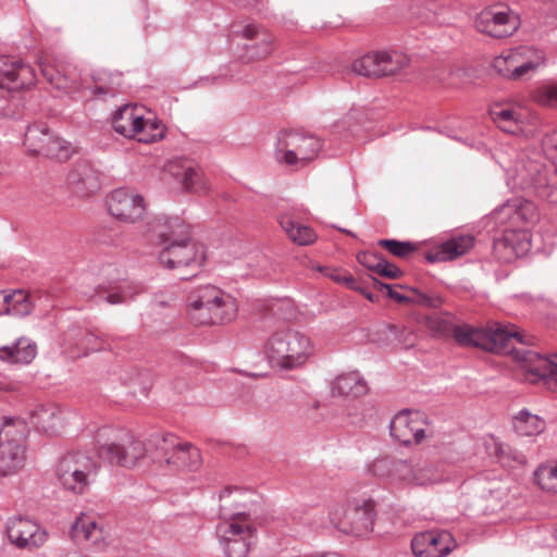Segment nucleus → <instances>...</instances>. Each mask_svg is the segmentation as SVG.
Instances as JSON below:
<instances>
[{
	"instance_id": "f257e3e1",
	"label": "nucleus",
	"mask_w": 557,
	"mask_h": 557,
	"mask_svg": "<svg viewBox=\"0 0 557 557\" xmlns=\"http://www.w3.org/2000/svg\"><path fill=\"white\" fill-rule=\"evenodd\" d=\"M370 472L391 485L429 486L450 480L451 473L445 463L411 462L404 459L381 457L370 465Z\"/></svg>"
},
{
	"instance_id": "f03ea898",
	"label": "nucleus",
	"mask_w": 557,
	"mask_h": 557,
	"mask_svg": "<svg viewBox=\"0 0 557 557\" xmlns=\"http://www.w3.org/2000/svg\"><path fill=\"white\" fill-rule=\"evenodd\" d=\"M264 357L273 368L292 371L302 368L314 355V345L306 334L283 329L273 332L264 342Z\"/></svg>"
},
{
	"instance_id": "7ed1b4c3",
	"label": "nucleus",
	"mask_w": 557,
	"mask_h": 557,
	"mask_svg": "<svg viewBox=\"0 0 557 557\" xmlns=\"http://www.w3.org/2000/svg\"><path fill=\"white\" fill-rule=\"evenodd\" d=\"M187 313L198 325L222 324L233 321L238 311L236 299L214 285H203L190 292Z\"/></svg>"
},
{
	"instance_id": "20e7f679",
	"label": "nucleus",
	"mask_w": 557,
	"mask_h": 557,
	"mask_svg": "<svg viewBox=\"0 0 557 557\" xmlns=\"http://www.w3.org/2000/svg\"><path fill=\"white\" fill-rule=\"evenodd\" d=\"M98 456L111 465L132 468L146 457L143 442L128 432L112 426H103L96 434Z\"/></svg>"
},
{
	"instance_id": "39448f33",
	"label": "nucleus",
	"mask_w": 557,
	"mask_h": 557,
	"mask_svg": "<svg viewBox=\"0 0 557 557\" xmlns=\"http://www.w3.org/2000/svg\"><path fill=\"white\" fill-rule=\"evenodd\" d=\"M26 423L16 418H0V478L17 474L26 459Z\"/></svg>"
},
{
	"instance_id": "423d86ee",
	"label": "nucleus",
	"mask_w": 557,
	"mask_h": 557,
	"mask_svg": "<svg viewBox=\"0 0 557 557\" xmlns=\"http://www.w3.org/2000/svg\"><path fill=\"white\" fill-rule=\"evenodd\" d=\"M455 339L465 346H473L487 351L502 352L511 339L525 343L524 335L512 324L491 323L486 329H476L469 325L457 326L454 331Z\"/></svg>"
},
{
	"instance_id": "0eeeda50",
	"label": "nucleus",
	"mask_w": 557,
	"mask_h": 557,
	"mask_svg": "<svg viewBox=\"0 0 557 557\" xmlns=\"http://www.w3.org/2000/svg\"><path fill=\"white\" fill-rule=\"evenodd\" d=\"M322 149L320 138L295 131H281L277 134L274 158L278 164L305 168L312 162Z\"/></svg>"
},
{
	"instance_id": "6e6552de",
	"label": "nucleus",
	"mask_w": 557,
	"mask_h": 557,
	"mask_svg": "<svg viewBox=\"0 0 557 557\" xmlns=\"http://www.w3.org/2000/svg\"><path fill=\"white\" fill-rule=\"evenodd\" d=\"M151 442L156 446L152 461L168 471H195L201 465L200 450L173 434L154 435Z\"/></svg>"
},
{
	"instance_id": "1a4fd4ad",
	"label": "nucleus",
	"mask_w": 557,
	"mask_h": 557,
	"mask_svg": "<svg viewBox=\"0 0 557 557\" xmlns=\"http://www.w3.org/2000/svg\"><path fill=\"white\" fill-rule=\"evenodd\" d=\"M99 469V463L88 454L72 451L59 460L57 476L65 490L82 495L95 483Z\"/></svg>"
},
{
	"instance_id": "9d476101",
	"label": "nucleus",
	"mask_w": 557,
	"mask_h": 557,
	"mask_svg": "<svg viewBox=\"0 0 557 557\" xmlns=\"http://www.w3.org/2000/svg\"><path fill=\"white\" fill-rule=\"evenodd\" d=\"M515 181L521 189L557 205V166L547 168L536 160L521 158L516 166Z\"/></svg>"
},
{
	"instance_id": "9b49d317",
	"label": "nucleus",
	"mask_w": 557,
	"mask_h": 557,
	"mask_svg": "<svg viewBox=\"0 0 557 557\" xmlns=\"http://www.w3.org/2000/svg\"><path fill=\"white\" fill-rule=\"evenodd\" d=\"M216 535L227 557H247L256 541V528L248 512L235 511L216 527Z\"/></svg>"
},
{
	"instance_id": "f8f14e48",
	"label": "nucleus",
	"mask_w": 557,
	"mask_h": 557,
	"mask_svg": "<svg viewBox=\"0 0 557 557\" xmlns=\"http://www.w3.org/2000/svg\"><path fill=\"white\" fill-rule=\"evenodd\" d=\"M144 107L125 104L119 108L112 116V127L125 137L136 138L149 144L163 137V126L158 122L144 117Z\"/></svg>"
},
{
	"instance_id": "ddd939ff",
	"label": "nucleus",
	"mask_w": 557,
	"mask_h": 557,
	"mask_svg": "<svg viewBox=\"0 0 557 557\" xmlns=\"http://www.w3.org/2000/svg\"><path fill=\"white\" fill-rule=\"evenodd\" d=\"M37 79L33 66L14 58L0 57V119L13 114L11 109V92L29 88Z\"/></svg>"
},
{
	"instance_id": "4468645a",
	"label": "nucleus",
	"mask_w": 557,
	"mask_h": 557,
	"mask_svg": "<svg viewBox=\"0 0 557 557\" xmlns=\"http://www.w3.org/2000/svg\"><path fill=\"white\" fill-rule=\"evenodd\" d=\"M409 65V58L398 51H374L355 60L354 73L366 77L395 75Z\"/></svg>"
},
{
	"instance_id": "2eb2a0df",
	"label": "nucleus",
	"mask_w": 557,
	"mask_h": 557,
	"mask_svg": "<svg viewBox=\"0 0 557 557\" xmlns=\"http://www.w3.org/2000/svg\"><path fill=\"white\" fill-rule=\"evenodd\" d=\"M5 533L13 546L29 552L42 547L49 539L46 528L23 516L8 518Z\"/></svg>"
},
{
	"instance_id": "dca6fc26",
	"label": "nucleus",
	"mask_w": 557,
	"mask_h": 557,
	"mask_svg": "<svg viewBox=\"0 0 557 557\" xmlns=\"http://www.w3.org/2000/svg\"><path fill=\"white\" fill-rule=\"evenodd\" d=\"M475 28L495 38L511 36L520 26L519 16L503 4L482 10L474 20Z\"/></svg>"
},
{
	"instance_id": "f3484780",
	"label": "nucleus",
	"mask_w": 557,
	"mask_h": 557,
	"mask_svg": "<svg viewBox=\"0 0 557 557\" xmlns=\"http://www.w3.org/2000/svg\"><path fill=\"white\" fill-rule=\"evenodd\" d=\"M374 517V502L371 499L350 502L343 518H336L335 513H332V520L342 532L357 537L372 532Z\"/></svg>"
},
{
	"instance_id": "a211bd4d",
	"label": "nucleus",
	"mask_w": 557,
	"mask_h": 557,
	"mask_svg": "<svg viewBox=\"0 0 557 557\" xmlns=\"http://www.w3.org/2000/svg\"><path fill=\"white\" fill-rule=\"evenodd\" d=\"M159 263L169 270L184 267H200L205 260L202 246L193 242L191 237L182 243L169 244L158 252Z\"/></svg>"
},
{
	"instance_id": "6ab92c4d",
	"label": "nucleus",
	"mask_w": 557,
	"mask_h": 557,
	"mask_svg": "<svg viewBox=\"0 0 557 557\" xmlns=\"http://www.w3.org/2000/svg\"><path fill=\"white\" fill-rule=\"evenodd\" d=\"M148 239L151 244L164 247L191 237L190 227L180 216H157L148 223Z\"/></svg>"
},
{
	"instance_id": "aec40b11",
	"label": "nucleus",
	"mask_w": 557,
	"mask_h": 557,
	"mask_svg": "<svg viewBox=\"0 0 557 557\" xmlns=\"http://www.w3.org/2000/svg\"><path fill=\"white\" fill-rule=\"evenodd\" d=\"M107 205L109 212L125 223L139 221L146 212L144 197L125 188L113 190L107 199Z\"/></svg>"
},
{
	"instance_id": "412c9836",
	"label": "nucleus",
	"mask_w": 557,
	"mask_h": 557,
	"mask_svg": "<svg viewBox=\"0 0 557 557\" xmlns=\"http://www.w3.org/2000/svg\"><path fill=\"white\" fill-rule=\"evenodd\" d=\"M495 221L504 228H525L537 220L536 206L524 199L510 200L493 213Z\"/></svg>"
},
{
	"instance_id": "4be33fe9",
	"label": "nucleus",
	"mask_w": 557,
	"mask_h": 557,
	"mask_svg": "<svg viewBox=\"0 0 557 557\" xmlns=\"http://www.w3.org/2000/svg\"><path fill=\"white\" fill-rule=\"evenodd\" d=\"M389 433L405 446L419 444L425 437L424 421L418 411H400L392 419Z\"/></svg>"
},
{
	"instance_id": "5701e85b",
	"label": "nucleus",
	"mask_w": 557,
	"mask_h": 557,
	"mask_svg": "<svg viewBox=\"0 0 557 557\" xmlns=\"http://www.w3.org/2000/svg\"><path fill=\"white\" fill-rule=\"evenodd\" d=\"M530 248V234L525 228H503V236L494 242V251L504 262L524 256Z\"/></svg>"
},
{
	"instance_id": "b1692460",
	"label": "nucleus",
	"mask_w": 557,
	"mask_h": 557,
	"mask_svg": "<svg viewBox=\"0 0 557 557\" xmlns=\"http://www.w3.org/2000/svg\"><path fill=\"white\" fill-rule=\"evenodd\" d=\"M455 541L448 532L426 531L414 535L411 549L416 557H444L454 548Z\"/></svg>"
},
{
	"instance_id": "393cba45",
	"label": "nucleus",
	"mask_w": 557,
	"mask_h": 557,
	"mask_svg": "<svg viewBox=\"0 0 557 557\" xmlns=\"http://www.w3.org/2000/svg\"><path fill=\"white\" fill-rule=\"evenodd\" d=\"M522 360L525 370L546 381V384L557 394V357L555 360L544 357L535 351L524 352Z\"/></svg>"
},
{
	"instance_id": "a878e982",
	"label": "nucleus",
	"mask_w": 557,
	"mask_h": 557,
	"mask_svg": "<svg viewBox=\"0 0 557 557\" xmlns=\"http://www.w3.org/2000/svg\"><path fill=\"white\" fill-rule=\"evenodd\" d=\"M511 52L516 62V77L519 79L530 77L546 64L545 53L534 47L521 46L511 49Z\"/></svg>"
},
{
	"instance_id": "bb28decb",
	"label": "nucleus",
	"mask_w": 557,
	"mask_h": 557,
	"mask_svg": "<svg viewBox=\"0 0 557 557\" xmlns=\"http://www.w3.org/2000/svg\"><path fill=\"white\" fill-rule=\"evenodd\" d=\"M474 245V237L471 235L454 236L426 255L430 262H444L454 260L467 253Z\"/></svg>"
},
{
	"instance_id": "cd10ccee",
	"label": "nucleus",
	"mask_w": 557,
	"mask_h": 557,
	"mask_svg": "<svg viewBox=\"0 0 557 557\" xmlns=\"http://www.w3.org/2000/svg\"><path fill=\"white\" fill-rule=\"evenodd\" d=\"M242 36L249 40H256L255 44L246 46L248 60H260L271 54L273 50V37L265 29L255 24H248L243 27Z\"/></svg>"
},
{
	"instance_id": "c85d7f7f",
	"label": "nucleus",
	"mask_w": 557,
	"mask_h": 557,
	"mask_svg": "<svg viewBox=\"0 0 557 557\" xmlns=\"http://www.w3.org/2000/svg\"><path fill=\"white\" fill-rule=\"evenodd\" d=\"M67 184L74 193L87 196L100 188L97 172L86 162H79L67 174Z\"/></svg>"
},
{
	"instance_id": "c756f323",
	"label": "nucleus",
	"mask_w": 557,
	"mask_h": 557,
	"mask_svg": "<svg viewBox=\"0 0 557 557\" xmlns=\"http://www.w3.org/2000/svg\"><path fill=\"white\" fill-rule=\"evenodd\" d=\"M30 423L45 433L54 434L63 424V411L55 405H40L29 416Z\"/></svg>"
},
{
	"instance_id": "7c9ffc66",
	"label": "nucleus",
	"mask_w": 557,
	"mask_h": 557,
	"mask_svg": "<svg viewBox=\"0 0 557 557\" xmlns=\"http://www.w3.org/2000/svg\"><path fill=\"white\" fill-rule=\"evenodd\" d=\"M34 304L30 295L23 289L11 293L0 290V313L23 318L32 312Z\"/></svg>"
},
{
	"instance_id": "2f4dec72",
	"label": "nucleus",
	"mask_w": 557,
	"mask_h": 557,
	"mask_svg": "<svg viewBox=\"0 0 557 557\" xmlns=\"http://www.w3.org/2000/svg\"><path fill=\"white\" fill-rule=\"evenodd\" d=\"M368 385L357 371L341 374L331 384L333 396L359 397L367 393Z\"/></svg>"
},
{
	"instance_id": "473e14b6",
	"label": "nucleus",
	"mask_w": 557,
	"mask_h": 557,
	"mask_svg": "<svg viewBox=\"0 0 557 557\" xmlns=\"http://www.w3.org/2000/svg\"><path fill=\"white\" fill-rule=\"evenodd\" d=\"M53 134L45 123H34L25 132L24 145L29 153L45 157Z\"/></svg>"
},
{
	"instance_id": "72a5a7b5",
	"label": "nucleus",
	"mask_w": 557,
	"mask_h": 557,
	"mask_svg": "<svg viewBox=\"0 0 557 557\" xmlns=\"http://www.w3.org/2000/svg\"><path fill=\"white\" fill-rule=\"evenodd\" d=\"M36 356V345L27 338H20L12 345L0 348V360L11 363H29Z\"/></svg>"
},
{
	"instance_id": "f704fd0d",
	"label": "nucleus",
	"mask_w": 557,
	"mask_h": 557,
	"mask_svg": "<svg viewBox=\"0 0 557 557\" xmlns=\"http://www.w3.org/2000/svg\"><path fill=\"white\" fill-rule=\"evenodd\" d=\"M72 539L78 543H98L102 539V530L92 517L82 513L71 527Z\"/></svg>"
},
{
	"instance_id": "c9c22d12",
	"label": "nucleus",
	"mask_w": 557,
	"mask_h": 557,
	"mask_svg": "<svg viewBox=\"0 0 557 557\" xmlns=\"http://www.w3.org/2000/svg\"><path fill=\"white\" fill-rule=\"evenodd\" d=\"M278 222H280V225L282 226V228L285 231V233L289 237V239L293 240V243H295L297 245H300V246L310 245L317 238V235L312 228L294 221L290 216H288L286 214L282 215L280 218Z\"/></svg>"
},
{
	"instance_id": "e433bc0d",
	"label": "nucleus",
	"mask_w": 557,
	"mask_h": 557,
	"mask_svg": "<svg viewBox=\"0 0 557 557\" xmlns=\"http://www.w3.org/2000/svg\"><path fill=\"white\" fill-rule=\"evenodd\" d=\"M42 76L57 89L72 92L77 89V82L66 70L58 65L40 63Z\"/></svg>"
},
{
	"instance_id": "4c0bfd02",
	"label": "nucleus",
	"mask_w": 557,
	"mask_h": 557,
	"mask_svg": "<svg viewBox=\"0 0 557 557\" xmlns=\"http://www.w3.org/2000/svg\"><path fill=\"white\" fill-rule=\"evenodd\" d=\"M490 114L504 132L515 134L521 129V114L512 108L495 106L490 110Z\"/></svg>"
},
{
	"instance_id": "58836bf2",
	"label": "nucleus",
	"mask_w": 557,
	"mask_h": 557,
	"mask_svg": "<svg viewBox=\"0 0 557 557\" xmlns=\"http://www.w3.org/2000/svg\"><path fill=\"white\" fill-rule=\"evenodd\" d=\"M135 287L129 282L123 281L108 287H99L97 295L110 305L123 304L134 297Z\"/></svg>"
},
{
	"instance_id": "ea45409f",
	"label": "nucleus",
	"mask_w": 557,
	"mask_h": 557,
	"mask_svg": "<svg viewBox=\"0 0 557 557\" xmlns=\"http://www.w3.org/2000/svg\"><path fill=\"white\" fill-rule=\"evenodd\" d=\"M515 430L522 436H535L545 430V421L536 414L521 410L513 422Z\"/></svg>"
},
{
	"instance_id": "a19ab883",
	"label": "nucleus",
	"mask_w": 557,
	"mask_h": 557,
	"mask_svg": "<svg viewBox=\"0 0 557 557\" xmlns=\"http://www.w3.org/2000/svg\"><path fill=\"white\" fill-rule=\"evenodd\" d=\"M96 95L114 96L122 86V74L101 71L94 76Z\"/></svg>"
},
{
	"instance_id": "79ce46f5",
	"label": "nucleus",
	"mask_w": 557,
	"mask_h": 557,
	"mask_svg": "<svg viewBox=\"0 0 557 557\" xmlns=\"http://www.w3.org/2000/svg\"><path fill=\"white\" fill-rule=\"evenodd\" d=\"M539 486L552 493H557V462L541 465L534 473Z\"/></svg>"
},
{
	"instance_id": "37998d69",
	"label": "nucleus",
	"mask_w": 557,
	"mask_h": 557,
	"mask_svg": "<svg viewBox=\"0 0 557 557\" xmlns=\"http://www.w3.org/2000/svg\"><path fill=\"white\" fill-rule=\"evenodd\" d=\"M532 99L542 107H557V82H548L532 91Z\"/></svg>"
},
{
	"instance_id": "c03bdc74",
	"label": "nucleus",
	"mask_w": 557,
	"mask_h": 557,
	"mask_svg": "<svg viewBox=\"0 0 557 557\" xmlns=\"http://www.w3.org/2000/svg\"><path fill=\"white\" fill-rule=\"evenodd\" d=\"M47 148L48 151L46 152L45 157L59 161H65L70 159L74 152L73 145L58 136L55 133L53 134L52 140H50V144L47 146Z\"/></svg>"
},
{
	"instance_id": "a18cd8bd",
	"label": "nucleus",
	"mask_w": 557,
	"mask_h": 557,
	"mask_svg": "<svg viewBox=\"0 0 557 557\" xmlns=\"http://www.w3.org/2000/svg\"><path fill=\"white\" fill-rule=\"evenodd\" d=\"M180 181L188 191L199 193L207 189V183L202 174L191 166L184 169L183 173L180 175Z\"/></svg>"
},
{
	"instance_id": "49530a36",
	"label": "nucleus",
	"mask_w": 557,
	"mask_h": 557,
	"mask_svg": "<svg viewBox=\"0 0 557 557\" xmlns=\"http://www.w3.org/2000/svg\"><path fill=\"white\" fill-rule=\"evenodd\" d=\"M512 55L511 49L504 51L500 55L496 57L493 61V67L495 71L500 74L503 77L508 79H519L516 77V62Z\"/></svg>"
},
{
	"instance_id": "de8ad7c7",
	"label": "nucleus",
	"mask_w": 557,
	"mask_h": 557,
	"mask_svg": "<svg viewBox=\"0 0 557 557\" xmlns=\"http://www.w3.org/2000/svg\"><path fill=\"white\" fill-rule=\"evenodd\" d=\"M377 244L387 249L393 256L399 258H405L417 249V246L411 242H400L396 239H380Z\"/></svg>"
},
{
	"instance_id": "09e8293b",
	"label": "nucleus",
	"mask_w": 557,
	"mask_h": 557,
	"mask_svg": "<svg viewBox=\"0 0 557 557\" xmlns=\"http://www.w3.org/2000/svg\"><path fill=\"white\" fill-rule=\"evenodd\" d=\"M245 496L246 493L238 488H225L220 495L221 507L225 509L228 507L244 508L246 507Z\"/></svg>"
},
{
	"instance_id": "8fccbe9b",
	"label": "nucleus",
	"mask_w": 557,
	"mask_h": 557,
	"mask_svg": "<svg viewBox=\"0 0 557 557\" xmlns=\"http://www.w3.org/2000/svg\"><path fill=\"white\" fill-rule=\"evenodd\" d=\"M320 271L336 283L344 284L350 289H358L356 280L345 270L325 267L320 268Z\"/></svg>"
},
{
	"instance_id": "3c124183",
	"label": "nucleus",
	"mask_w": 557,
	"mask_h": 557,
	"mask_svg": "<svg viewBox=\"0 0 557 557\" xmlns=\"http://www.w3.org/2000/svg\"><path fill=\"white\" fill-rule=\"evenodd\" d=\"M542 148L549 158L557 160V129L543 137Z\"/></svg>"
},
{
	"instance_id": "603ef678",
	"label": "nucleus",
	"mask_w": 557,
	"mask_h": 557,
	"mask_svg": "<svg viewBox=\"0 0 557 557\" xmlns=\"http://www.w3.org/2000/svg\"><path fill=\"white\" fill-rule=\"evenodd\" d=\"M381 257V255L374 252H360L357 255V260L361 265L372 271L375 262H377Z\"/></svg>"
},
{
	"instance_id": "864d4df0",
	"label": "nucleus",
	"mask_w": 557,
	"mask_h": 557,
	"mask_svg": "<svg viewBox=\"0 0 557 557\" xmlns=\"http://www.w3.org/2000/svg\"><path fill=\"white\" fill-rule=\"evenodd\" d=\"M435 4L433 2H429L425 8L422 10H418L414 13L418 14V16L422 20L423 23H435L437 22V17L435 15V12L433 11V8Z\"/></svg>"
},
{
	"instance_id": "5fc2aeb1",
	"label": "nucleus",
	"mask_w": 557,
	"mask_h": 557,
	"mask_svg": "<svg viewBox=\"0 0 557 557\" xmlns=\"http://www.w3.org/2000/svg\"><path fill=\"white\" fill-rule=\"evenodd\" d=\"M100 341V337L95 335L94 333H86V335L83 338V345L87 350L97 351L102 349Z\"/></svg>"
},
{
	"instance_id": "6e6d98bb",
	"label": "nucleus",
	"mask_w": 557,
	"mask_h": 557,
	"mask_svg": "<svg viewBox=\"0 0 557 557\" xmlns=\"http://www.w3.org/2000/svg\"><path fill=\"white\" fill-rule=\"evenodd\" d=\"M374 281V284H376L379 286L380 289H386L387 290V294L391 298L399 301V302H403V301H406L408 300V297L404 296V295H400L399 293L397 292H394L392 289V286L388 285V284H385V283H381L379 282L377 280H373Z\"/></svg>"
},
{
	"instance_id": "4d7b16f0",
	"label": "nucleus",
	"mask_w": 557,
	"mask_h": 557,
	"mask_svg": "<svg viewBox=\"0 0 557 557\" xmlns=\"http://www.w3.org/2000/svg\"><path fill=\"white\" fill-rule=\"evenodd\" d=\"M401 274L403 272L399 268L386 261L385 268L383 269L382 272V276L394 280L400 277Z\"/></svg>"
},
{
	"instance_id": "13d9d810",
	"label": "nucleus",
	"mask_w": 557,
	"mask_h": 557,
	"mask_svg": "<svg viewBox=\"0 0 557 557\" xmlns=\"http://www.w3.org/2000/svg\"><path fill=\"white\" fill-rule=\"evenodd\" d=\"M386 260L381 257L377 262L374 264V269H372L373 272L377 273L379 275H382L383 269L385 268Z\"/></svg>"
},
{
	"instance_id": "bf43d9fd",
	"label": "nucleus",
	"mask_w": 557,
	"mask_h": 557,
	"mask_svg": "<svg viewBox=\"0 0 557 557\" xmlns=\"http://www.w3.org/2000/svg\"><path fill=\"white\" fill-rule=\"evenodd\" d=\"M171 300H174V298H173V297H169V299H166V300H162V299H158V298H157V299L154 300V305H156V306H159V307H163V306L170 305V301H171Z\"/></svg>"
},
{
	"instance_id": "052dcab7",
	"label": "nucleus",
	"mask_w": 557,
	"mask_h": 557,
	"mask_svg": "<svg viewBox=\"0 0 557 557\" xmlns=\"http://www.w3.org/2000/svg\"><path fill=\"white\" fill-rule=\"evenodd\" d=\"M7 389H8V384L0 381V392L7 391Z\"/></svg>"
}]
</instances>
